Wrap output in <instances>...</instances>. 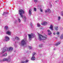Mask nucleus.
<instances>
[{"mask_svg":"<svg viewBox=\"0 0 63 63\" xmlns=\"http://www.w3.org/2000/svg\"><path fill=\"white\" fill-rule=\"evenodd\" d=\"M53 34H54V35H55V32H54L53 33Z\"/></svg>","mask_w":63,"mask_h":63,"instance_id":"37","label":"nucleus"},{"mask_svg":"<svg viewBox=\"0 0 63 63\" xmlns=\"http://www.w3.org/2000/svg\"><path fill=\"white\" fill-rule=\"evenodd\" d=\"M31 9H30L29 10V15L31 16L32 15V13H31Z\"/></svg>","mask_w":63,"mask_h":63,"instance_id":"15","label":"nucleus"},{"mask_svg":"<svg viewBox=\"0 0 63 63\" xmlns=\"http://www.w3.org/2000/svg\"><path fill=\"white\" fill-rule=\"evenodd\" d=\"M8 28H9L7 26H6L5 27L4 29H6V30H7V29H8Z\"/></svg>","mask_w":63,"mask_h":63,"instance_id":"23","label":"nucleus"},{"mask_svg":"<svg viewBox=\"0 0 63 63\" xmlns=\"http://www.w3.org/2000/svg\"><path fill=\"white\" fill-rule=\"evenodd\" d=\"M28 36H29V40H31L32 39V37H33L34 35L33 34H28Z\"/></svg>","mask_w":63,"mask_h":63,"instance_id":"6","label":"nucleus"},{"mask_svg":"<svg viewBox=\"0 0 63 63\" xmlns=\"http://www.w3.org/2000/svg\"><path fill=\"white\" fill-rule=\"evenodd\" d=\"M34 1L36 3L38 1V0H34Z\"/></svg>","mask_w":63,"mask_h":63,"instance_id":"33","label":"nucleus"},{"mask_svg":"<svg viewBox=\"0 0 63 63\" xmlns=\"http://www.w3.org/2000/svg\"><path fill=\"white\" fill-rule=\"evenodd\" d=\"M58 27H55L54 29L56 30V31H57L58 29Z\"/></svg>","mask_w":63,"mask_h":63,"instance_id":"20","label":"nucleus"},{"mask_svg":"<svg viewBox=\"0 0 63 63\" xmlns=\"http://www.w3.org/2000/svg\"><path fill=\"white\" fill-rule=\"evenodd\" d=\"M45 12L46 13H47L48 12L49 13H51V11H50V10L49 9H47V10H45Z\"/></svg>","mask_w":63,"mask_h":63,"instance_id":"8","label":"nucleus"},{"mask_svg":"<svg viewBox=\"0 0 63 63\" xmlns=\"http://www.w3.org/2000/svg\"><path fill=\"white\" fill-rule=\"evenodd\" d=\"M3 49L2 51V52L1 53V54H3V53H4L6 51V48H3Z\"/></svg>","mask_w":63,"mask_h":63,"instance_id":"10","label":"nucleus"},{"mask_svg":"<svg viewBox=\"0 0 63 63\" xmlns=\"http://www.w3.org/2000/svg\"><path fill=\"white\" fill-rule=\"evenodd\" d=\"M43 47V44H41L39 46V47L41 48V47Z\"/></svg>","mask_w":63,"mask_h":63,"instance_id":"24","label":"nucleus"},{"mask_svg":"<svg viewBox=\"0 0 63 63\" xmlns=\"http://www.w3.org/2000/svg\"><path fill=\"white\" fill-rule=\"evenodd\" d=\"M41 7V6L40 5H39L38 6V9H40V11L41 12H43V10H42V9L40 8V7Z\"/></svg>","mask_w":63,"mask_h":63,"instance_id":"11","label":"nucleus"},{"mask_svg":"<svg viewBox=\"0 0 63 63\" xmlns=\"http://www.w3.org/2000/svg\"><path fill=\"white\" fill-rule=\"evenodd\" d=\"M61 43V42H58L56 44V46H58V45H59V44H60Z\"/></svg>","mask_w":63,"mask_h":63,"instance_id":"18","label":"nucleus"},{"mask_svg":"<svg viewBox=\"0 0 63 63\" xmlns=\"http://www.w3.org/2000/svg\"><path fill=\"white\" fill-rule=\"evenodd\" d=\"M19 14L20 15V16L21 17H22V18H23V16L22 14H24V11H23V10L22 9H20L19 10Z\"/></svg>","mask_w":63,"mask_h":63,"instance_id":"2","label":"nucleus"},{"mask_svg":"<svg viewBox=\"0 0 63 63\" xmlns=\"http://www.w3.org/2000/svg\"><path fill=\"white\" fill-rule=\"evenodd\" d=\"M35 54L36 53H33L32 57L31 58V60L33 61L35 60V57L34 56Z\"/></svg>","mask_w":63,"mask_h":63,"instance_id":"3","label":"nucleus"},{"mask_svg":"<svg viewBox=\"0 0 63 63\" xmlns=\"http://www.w3.org/2000/svg\"><path fill=\"white\" fill-rule=\"evenodd\" d=\"M56 34L57 35L59 34V32H57L56 33Z\"/></svg>","mask_w":63,"mask_h":63,"instance_id":"34","label":"nucleus"},{"mask_svg":"<svg viewBox=\"0 0 63 63\" xmlns=\"http://www.w3.org/2000/svg\"><path fill=\"white\" fill-rule=\"evenodd\" d=\"M24 20H26V16H24Z\"/></svg>","mask_w":63,"mask_h":63,"instance_id":"31","label":"nucleus"},{"mask_svg":"<svg viewBox=\"0 0 63 63\" xmlns=\"http://www.w3.org/2000/svg\"><path fill=\"white\" fill-rule=\"evenodd\" d=\"M37 26H38V27H40V24L39 23H37Z\"/></svg>","mask_w":63,"mask_h":63,"instance_id":"27","label":"nucleus"},{"mask_svg":"<svg viewBox=\"0 0 63 63\" xmlns=\"http://www.w3.org/2000/svg\"><path fill=\"white\" fill-rule=\"evenodd\" d=\"M2 61H7V62H10V58H4L2 60Z\"/></svg>","mask_w":63,"mask_h":63,"instance_id":"4","label":"nucleus"},{"mask_svg":"<svg viewBox=\"0 0 63 63\" xmlns=\"http://www.w3.org/2000/svg\"><path fill=\"white\" fill-rule=\"evenodd\" d=\"M34 11H35V12H36V11L37 10L36 9V8H34Z\"/></svg>","mask_w":63,"mask_h":63,"instance_id":"32","label":"nucleus"},{"mask_svg":"<svg viewBox=\"0 0 63 63\" xmlns=\"http://www.w3.org/2000/svg\"><path fill=\"white\" fill-rule=\"evenodd\" d=\"M58 20H60V18H61L59 16L58 17Z\"/></svg>","mask_w":63,"mask_h":63,"instance_id":"29","label":"nucleus"},{"mask_svg":"<svg viewBox=\"0 0 63 63\" xmlns=\"http://www.w3.org/2000/svg\"><path fill=\"white\" fill-rule=\"evenodd\" d=\"M18 21L19 22H20V19H18Z\"/></svg>","mask_w":63,"mask_h":63,"instance_id":"35","label":"nucleus"},{"mask_svg":"<svg viewBox=\"0 0 63 63\" xmlns=\"http://www.w3.org/2000/svg\"><path fill=\"white\" fill-rule=\"evenodd\" d=\"M46 39H47L46 37L43 36H42V40H46Z\"/></svg>","mask_w":63,"mask_h":63,"instance_id":"19","label":"nucleus"},{"mask_svg":"<svg viewBox=\"0 0 63 63\" xmlns=\"http://www.w3.org/2000/svg\"><path fill=\"white\" fill-rule=\"evenodd\" d=\"M15 22V23H17V22Z\"/></svg>","mask_w":63,"mask_h":63,"instance_id":"38","label":"nucleus"},{"mask_svg":"<svg viewBox=\"0 0 63 63\" xmlns=\"http://www.w3.org/2000/svg\"><path fill=\"white\" fill-rule=\"evenodd\" d=\"M7 56V53L5 54L4 55H3L2 56Z\"/></svg>","mask_w":63,"mask_h":63,"instance_id":"25","label":"nucleus"},{"mask_svg":"<svg viewBox=\"0 0 63 63\" xmlns=\"http://www.w3.org/2000/svg\"><path fill=\"white\" fill-rule=\"evenodd\" d=\"M27 42V39H24L20 41V44L21 46H25L26 47V44Z\"/></svg>","mask_w":63,"mask_h":63,"instance_id":"1","label":"nucleus"},{"mask_svg":"<svg viewBox=\"0 0 63 63\" xmlns=\"http://www.w3.org/2000/svg\"><path fill=\"white\" fill-rule=\"evenodd\" d=\"M63 34H62L61 36L60 39H63Z\"/></svg>","mask_w":63,"mask_h":63,"instance_id":"21","label":"nucleus"},{"mask_svg":"<svg viewBox=\"0 0 63 63\" xmlns=\"http://www.w3.org/2000/svg\"><path fill=\"white\" fill-rule=\"evenodd\" d=\"M61 16H63V12H61Z\"/></svg>","mask_w":63,"mask_h":63,"instance_id":"28","label":"nucleus"},{"mask_svg":"<svg viewBox=\"0 0 63 63\" xmlns=\"http://www.w3.org/2000/svg\"><path fill=\"white\" fill-rule=\"evenodd\" d=\"M47 31H48V34L49 35H50V34H51V32L50 31V30H48Z\"/></svg>","mask_w":63,"mask_h":63,"instance_id":"16","label":"nucleus"},{"mask_svg":"<svg viewBox=\"0 0 63 63\" xmlns=\"http://www.w3.org/2000/svg\"><path fill=\"white\" fill-rule=\"evenodd\" d=\"M29 49H32V47H31V46H29Z\"/></svg>","mask_w":63,"mask_h":63,"instance_id":"30","label":"nucleus"},{"mask_svg":"<svg viewBox=\"0 0 63 63\" xmlns=\"http://www.w3.org/2000/svg\"><path fill=\"white\" fill-rule=\"evenodd\" d=\"M41 24L42 25H47V22H45L43 23H42Z\"/></svg>","mask_w":63,"mask_h":63,"instance_id":"13","label":"nucleus"},{"mask_svg":"<svg viewBox=\"0 0 63 63\" xmlns=\"http://www.w3.org/2000/svg\"><path fill=\"white\" fill-rule=\"evenodd\" d=\"M43 39V35L39 34V39L40 41H42Z\"/></svg>","mask_w":63,"mask_h":63,"instance_id":"7","label":"nucleus"},{"mask_svg":"<svg viewBox=\"0 0 63 63\" xmlns=\"http://www.w3.org/2000/svg\"><path fill=\"white\" fill-rule=\"evenodd\" d=\"M28 62V60H26L25 61H22L21 62L22 63H26L27 62Z\"/></svg>","mask_w":63,"mask_h":63,"instance_id":"17","label":"nucleus"},{"mask_svg":"<svg viewBox=\"0 0 63 63\" xmlns=\"http://www.w3.org/2000/svg\"><path fill=\"white\" fill-rule=\"evenodd\" d=\"M8 14V13L7 12L6 13L5 12H4L2 14V15H5V14Z\"/></svg>","mask_w":63,"mask_h":63,"instance_id":"26","label":"nucleus"},{"mask_svg":"<svg viewBox=\"0 0 63 63\" xmlns=\"http://www.w3.org/2000/svg\"><path fill=\"white\" fill-rule=\"evenodd\" d=\"M15 39H16V40H19V37L17 36H16L15 37Z\"/></svg>","mask_w":63,"mask_h":63,"instance_id":"22","label":"nucleus"},{"mask_svg":"<svg viewBox=\"0 0 63 63\" xmlns=\"http://www.w3.org/2000/svg\"><path fill=\"white\" fill-rule=\"evenodd\" d=\"M53 25H50V27L49 28L50 29V30H53Z\"/></svg>","mask_w":63,"mask_h":63,"instance_id":"14","label":"nucleus"},{"mask_svg":"<svg viewBox=\"0 0 63 63\" xmlns=\"http://www.w3.org/2000/svg\"><path fill=\"white\" fill-rule=\"evenodd\" d=\"M13 50V48L10 47L7 48V50L8 51H12Z\"/></svg>","mask_w":63,"mask_h":63,"instance_id":"5","label":"nucleus"},{"mask_svg":"<svg viewBox=\"0 0 63 63\" xmlns=\"http://www.w3.org/2000/svg\"><path fill=\"white\" fill-rule=\"evenodd\" d=\"M5 39L6 41H9L10 40V38L9 37H8L7 36L5 37Z\"/></svg>","mask_w":63,"mask_h":63,"instance_id":"9","label":"nucleus"},{"mask_svg":"<svg viewBox=\"0 0 63 63\" xmlns=\"http://www.w3.org/2000/svg\"><path fill=\"white\" fill-rule=\"evenodd\" d=\"M30 26L31 27V28H32V26H33V25H32V24H31L30 25Z\"/></svg>","mask_w":63,"mask_h":63,"instance_id":"36","label":"nucleus"},{"mask_svg":"<svg viewBox=\"0 0 63 63\" xmlns=\"http://www.w3.org/2000/svg\"><path fill=\"white\" fill-rule=\"evenodd\" d=\"M55 2H57V1H55Z\"/></svg>","mask_w":63,"mask_h":63,"instance_id":"40","label":"nucleus"},{"mask_svg":"<svg viewBox=\"0 0 63 63\" xmlns=\"http://www.w3.org/2000/svg\"><path fill=\"white\" fill-rule=\"evenodd\" d=\"M54 50H55V48H54Z\"/></svg>","mask_w":63,"mask_h":63,"instance_id":"39","label":"nucleus"},{"mask_svg":"<svg viewBox=\"0 0 63 63\" xmlns=\"http://www.w3.org/2000/svg\"><path fill=\"white\" fill-rule=\"evenodd\" d=\"M11 32L8 31L6 32V34H8V35H11Z\"/></svg>","mask_w":63,"mask_h":63,"instance_id":"12","label":"nucleus"}]
</instances>
